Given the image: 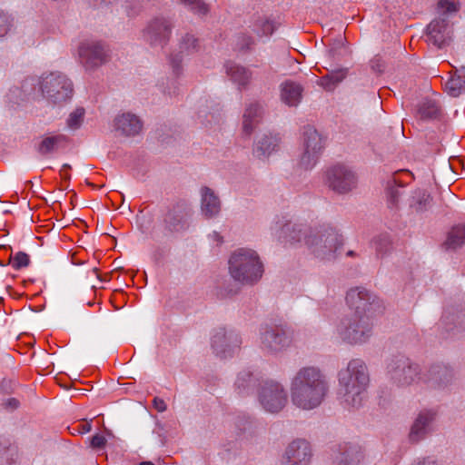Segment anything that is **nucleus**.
Returning <instances> with one entry per match:
<instances>
[{
	"instance_id": "nucleus-1",
	"label": "nucleus",
	"mask_w": 465,
	"mask_h": 465,
	"mask_svg": "<svg viewBox=\"0 0 465 465\" xmlns=\"http://www.w3.org/2000/svg\"><path fill=\"white\" fill-rule=\"evenodd\" d=\"M363 288L351 289L346 296L348 305L354 310L341 323L340 334L349 343H362L369 340L373 331V320L381 307Z\"/></svg>"
},
{
	"instance_id": "nucleus-2",
	"label": "nucleus",
	"mask_w": 465,
	"mask_h": 465,
	"mask_svg": "<svg viewBox=\"0 0 465 465\" xmlns=\"http://www.w3.org/2000/svg\"><path fill=\"white\" fill-rule=\"evenodd\" d=\"M328 392L325 375L315 367H304L295 374L291 385L292 403L302 410L318 407Z\"/></svg>"
},
{
	"instance_id": "nucleus-3",
	"label": "nucleus",
	"mask_w": 465,
	"mask_h": 465,
	"mask_svg": "<svg viewBox=\"0 0 465 465\" xmlns=\"http://www.w3.org/2000/svg\"><path fill=\"white\" fill-rule=\"evenodd\" d=\"M304 237L305 244L318 257L322 259H331L342 245V239L332 228H326L314 234H307V230L300 226L293 227L289 235L291 244L301 242V236Z\"/></svg>"
},
{
	"instance_id": "nucleus-4",
	"label": "nucleus",
	"mask_w": 465,
	"mask_h": 465,
	"mask_svg": "<svg viewBox=\"0 0 465 465\" xmlns=\"http://www.w3.org/2000/svg\"><path fill=\"white\" fill-rule=\"evenodd\" d=\"M340 383L344 401L351 407L360 406L369 383L366 365L358 359L351 361L347 369L340 372Z\"/></svg>"
},
{
	"instance_id": "nucleus-5",
	"label": "nucleus",
	"mask_w": 465,
	"mask_h": 465,
	"mask_svg": "<svg viewBox=\"0 0 465 465\" xmlns=\"http://www.w3.org/2000/svg\"><path fill=\"white\" fill-rule=\"evenodd\" d=\"M229 270L232 277L242 283L256 282L263 273L259 256L254 251L247 249H239L232 254Z\"/></svg>"
},
{
	"instance_id": "nucleus-6",
	"label": "nucleus",
	"mask_w": 465,
	"mask_h": 465,
	"mask_svg": "<svg viewBox=\"0 0 465 465\" xmlns=\"http://www.w3.org/2000/svg\"><path fill=\"white\" fill-rule=\"evenodd\" d=\"M43 95L54 104H62L72 97L73 84L61 73L44 74L39 82Z\"/></svg>"
},
{
	"instance_id": "nucleus-7",
	"label": "nucleus",
	"mask_w": 465,
	"mask_h": 465,
	"mask_svg": "<svg viewBox=\"0 0 465 465\" xmlns=\"http://www.w3.org/2000/svg\"><path fill=\"white\" fill-rule=\"evenodd\" d=\"M80 61L86 69H93L106 63L109 58L108 50L98 41L82 42L78 48Z\"/></svg>"
},
{
	"instance_id": "nucleus-8",
	"label": "nucleus",
	"mask_w": 465,
	"mask_h": 465,
	"mask_svg": "<svg viewBox=\"0 0 465 465\" xmlns=\"http://www.w3.org/2000/svg\"><path fill=\"white\" fill-rule=\"evenodd\" d=\"M259 401L269 412H278L285 406L287 395L281 384L266 381L259 392Z\"/></svg>"
},
{
	"instance_id": "nucleus-9",
	"label": "nucleus",
	"mask_w": 465,
	"mask_h": 465,
	"mask_svg": "<svg viewBox=\"0 0 465 465\" xmlns=\"http://www.w3.org/2000/svg\"><path fill=\"white\" fill-rule=\"evenodd\" d=\"M391 379L399 386H408L420 380L418 366L411 363L408 358L397 357L388 365Z\"/></svg>"
},
{
	"instance_id": "nucleus-10",
	"label": "nucleus",
	"mask_w": 465,
	"mask_h": 465,
	"mask_svg": "<svg viewBox=\"0 0 465 465\" xmlns=\"http://www.w3.org/2000/svg\"><path fill=\"white\" fill-rule=\"evenodd\" d=\"M312 450L309 441L296 439L290 442L282 455V465H310Z\"/></svg>"
},
{
	"instance_id": "nucleus-11",
	"label": "nucleus",
	"mask_w": 465,
	"mask_h": 465,
	"mask_svg": "<svg viewBox=\"0 0 465 465\" xmlns=\"http://www.w3.org/2000/svg\"><path fill=\"white\" fill-rule=\"evenodd\" d=\"M326 459L333 465H357L363 459V452L360 446L342 443L332 447Z\"/></svg>"
},
{
	"instance_id": "nucleus-12",
	"label": "nucleus",
	"mask_w": 465,
	"mask_h": 465,
	"mask_svg": "<svg viewBox=\"0 0 465 465\" xmlns=\"http://www.w3.org/2000/svg\"><path fill=\"white\" fill-rule=\"evenodd\" d=\"M322 135L312 127L304 131V153L301 158V164L304 168H312L323 149Z\"/></svg>"
},
{
	"instance_id": "nucleus-13",
	"label": "nucleus",
	"mask_w": 465,
	"mask_h": 465,
	"mask_svg": "<svg viewBox=\"0 0 465 465\" xmlns=\"http://www.w3.org/2000/svg\"><path fill=\"white\" fill-rule=\"evenodd\" d=\"M329 186L335 192L344 193L356 185V176L345 165L337 164L328 171Z\"/></svg>"
},
{
	"instance_id": "nucleus-14",
	"label": "nucleus",
	"mask_w": 465,
	"mask_h": 465,
	"mask_svg": "<svg viewBox=\"0 0 465 465\" xmlns=\"http://www.w3.org/2000/svg\"><path fill=\"white\" fill-rule=\"evenodd\" d=\"M291 337L282 325H272L266 328L262 335V344L264 349L277 351L288 346Z\"/></svg>"
},
{
	"instance_id": "nucleus-15",
	"label": "nucleus",
	"mask_w": 465,
	"mask_h": 465,
	"mask_svg": "<svg viewBox=\"0 0 465 465\" xmlns=\"http://www.w3.org/2000/svg\"><path fill=\"white\" fill-rule=\"evenodd\" d=\"M450 40L449 24L445 19H436L427 27V42L441 48Z\"/></svg>"
},
{
	"instance_id": "nucleus-16",
	"label": "nucleus",
	"mask_w": 465,
	"mask_h": 465,
	"mask_svg": "<svg viewBox=\"0 0 465 465\" xmlns=\"http://www.w3.org/2000/svg\"><path fill=\"white\" fill-rule=\"evenodd\" d=\"M187 208L184 203H178L173 205L163 218L165 229L170 232H179L185 228Z\"/></svg>"
},
{
	"instance_id": "nucleus-17",
	"label": "nucleus",
	"mask_w": 465,
	"mask_h": 465,
	"mask_svg": "<svg viewBox=\"0 0 465 465\" xmlns=\"http://www.w3.org/2000/svg\"><path fill=\"white\" fill-rule=\"evenodd\" d=\"M171 35V27L164 19L153 20L147 28L146 35L153 45H165Z\"/></svg>"
},
{
	"instance_id": "nucleus-18",
	"label": "nucleus",
	"mask_w": 465,
	"mask_h": 465,
	"mask_svg": "<svg viewBox=\"0 0 465 465\" xmlns=\"http://www.w3.org/2000/svg\"><path fill=\"white\" fill-rule=\"evenodd\" d=\"M302 86L293 81L287 80L281 84V99L289 106H297L302 96Z\"/></svg>"
},
{
	"instance_id": "nucleus-19",
	"label": "nucleus",
	"mask_w": 465,
	"mask_h": 465,
	"mask_svg": "<svg viewBox=\"0 0 465 465\" xmlns=\"http://www.w3.org/2000/svg\"><path fill=\"white\" fill-rule=\"evenodd\" d=\"M114 125L117 130H120L125 135H135L142 129V123L140 119L134 114L129 113L123 114L114 120Z\"/></svg>"
},
{
	"instance_id": "nucleus-20",
	"label": "nucleus",
	"mask_w": 465,
	"mask_h": 465,
	"mask_svg": "<svg viewBox=\"0 0 465 465\" xmlns=\"http://www.w3.org/2000/svg\"><path fill=\"white\" fill-rule=\"evenodd\" d=\"M262 115V109L257 103L250 104L243 114V132L251 134L256 125L259 124Z\"/></svg>"
},
{
	"instance_id": "nucleus-21",
	"label": "nucleus",
	"mask_w": 465,
	"mask_h": 465,
	"mask_svg": "<svg viewBox=\"0 0 465 465\" xmlns=\"http://www.w3.org/2000/svg\"><path fill=\"white\" fill-rule=\"evenodd\" d=\"M220 200L208 187L202 190V211L207 218H212L220 212Z\"/></svg>"
},
{
	"instance_id": "nucleus-22",
	"label": "nucleus",
	"mask_w": 465,
	"mask_h": 465,
	"mask_svg": "<svg viewBox=\"0 0 465 465\" xmlns=\"http://www.w3.org/2000/svg\"><path fill=\"white\" fill-rule=\"evenodd\" d=\"M434 416L435 414L431 411H422L419 414L410 432L411 441L417 442L423 439L426 434V427L434 419Z\"/></svg>"
},
{
	"instance_id": "nucleus-23",
	"label": "nucleus",
	"mask_w": 465,
	"mask_h": 465,
	"mask_svg": "<svg viewBox=\"0 0 465 465\" xmlns=\"http://www.w3.org/2000/svg\"><path fill=\"white\" fill-rule=\"evenodd\" d=\"M227 74L231 79L241 87H245L252 79V73L249 69L238 65L231 64L227 67Z\"/></svg>"
},
{
	"instance_id": "nucleus-24",
	"label": "nucleus",
	"mask_w": 465,
	"mask_h": 465,
	"mask_svg": "<svg viewBox=\"0 0 465 465\" xmlns=\"http://www.w3.org/2000/svg\"><path fill=\"white\" fill-rule=\"evenodd\" d=\"M445 89L448 94L453 97L458 96L465 90V72L461 74L455 73L445 83Z\"/></svg>"
},
{
	"instance_id": "nucleus-25",
	"label": "nucleus",
	"mask_w": 465,
	"mask_h": 465,
	"mask_svg": "<svg viewBox=\"0 0 465 465\" xmlns=\"http://www.w3.org/2000/svg\"><path fill=\"white\" fill-rule=\"evenodd\" d=\"M440 114L438 105L431 101H426L419 105L416 113V117L420 120L435 119Z\"/></svg>"
},
{
	"instance_id": "nucleus-26",
	"label": "nucleus",
	"mask_w": 465,
	"mask_h": 465,
	"mask_svg": "<svg viewBox=\"0 0 465 465\" xmlns=\"http://www.w3.org/2000/svg\"><path fill=\"white\" fill-rule=\"evenodd\" d=\"M446 245L450 248H457L465 243V225L459 224L450 230L448 234Z\"/></svg>"
},
{
	"instance_id": "nucleus-27",
	"label": "nucleus",
	"mask_w": 465,
	"mask_h": 465,
	"mask_svg": "<svg viewBox=\"0 0 465 465\" xmlns=\"http://www.w3.org/2000/svg\"><path fill=\"white\" fill-rule=\"evenodd\" d=\"M345 75L346 73L342 70L334 71L321 77L318 80V84L323 87L326 91H331L344 79Z\"/></svg>"
},
{
	"instance_id": "nucleus-28",
	"label": "nucleus",
	"mask_w": 465,
	"mask_h": 465,
	"mask_svg": "<svg viewBox=\"0 0 465 465\" xmlns=\"http://www.w3.org/2000/svg\"><path fill=\"white\" fill-rule=\"evenodd\" d=\"M65 142L66 137L63 134L48 136L43 139L39 144L38 151L41 154H47Z\"/></svg>"
},
{
	"instance_id": "nucleus-29",
	"label": "nucleus",
	"mask_w": 465,
	"mask_h": 465,
	"mask_svg": "<svg viewBox=\"0 0 465 465\" xmlns=\"http://www.w3.org/2000/svg\"><path fill=\"white\" fill-rule=\"evenodd\" d=\"M231 338L227 337L226 331L224 329H219L213 336L212 346L217 354L224 353L226 351V347L229 346V340Z\"/></svg>"
},
{
	"instance_id": "nucleus-30",
	"label": "nucleus",
	"mask_w": 465,
	"mask_h": 465,
	"mask_svg": "<svg viewBox=\"0 0 465 465\" xmlns=\"http://www.w3.org/2000/svg\"><path fill=\"white\" fill-rule=\"evenodd\" d=\"M252 30L259 37L269 36L274 32L275 25L272 21L262 17L255 21Z\"/></svg>"
},
{
	"instance_id": "nucleus-31",
	"label": "nucleus",
	"mask_w": 465,
	"mask_h": 465,
	"mask_svg": "<svg viewBox=\"0 0 465 465\" xmlns=\"http://www.w3.org/2000/svg\"><path fill=\"white\" fill-rule=\"evenodd\" d=\"M236 389L240 394H245L254 385L252 374L249 371L241 372L235 382Z\"/></svg>"
},
{
	"instance_id": "nucleus-32",
	"label": "nucleus",
	"mask_w": 465,
	"mask_h": 465,
	"mask_svg": "<svg viewBox=\"0 0 465 465\" xmlns=\"http://www.w3.org/2000/svg\"><path fill=\"white\" fill-rule=\"evenodd\" d=\"M199 41L187 34L180 42V54H190L199 50Z\"/></svg>"
},
{
	"instance_id": "nucleus-33",
	"label": "nucleus",
	"mask_w": 465,
	"mask_h": 465,
	"mask_svg": "<svg viewBox=\"0 0 465 465\" xmlns=\"http://www.w3.org/2000/svg\"><path fill=\"white\" fill-rule=\"evenodd\" d=\"M30 259L28 254L23 252H16L14 256L10 257V264L15 270L26 267L29 264Z\"/></svg>"
},
{
	"instance_id": "nucleus-34",
	"label": "nucleus",
	"mask_w": 465,
	"mask_h": 465,
	"mask_svg": "<svg viewBox=\"0 0 465 465\" xmlns=\"http://www.w3.org/2000/svg\"><path fill=\"white\" fill-rule=\"evenodd\" d=\"M84 110L83 108H77L75 111L70 114L67 120L68 126L71 129H77L81 125L84 120Z\"/></svg>"
},
{
	"instance_id": "nucleus-35",
	"label": "nucleus",
	"mask_w": 465,
	"mask_h": 465,
	"mask_svg": "<svg viewBox=\"0 0 465 465\" xmlns=\"http://www.w3.org/2000/svg\"><path fill=\"white\" fill-rule=\"evenodd\" d=\"M276 143H272V139L265 138L259 143L256 154L258 157L265 156L266 154H270L271 152L274 151Z\"/></svg>"
},
{
	"instance_id": "nucleus-36",
	"label": "nucleus",
	"mask_w": 465,
	"mask_h": 465,
	"mask_svg": "<svg viewBox=\"0 0 465 465\" xmlns=\"http://www.w3.org/2000/svg\"><path fill=\"white\" fill-rule=\"evenodd\" d=\"M375 248L379 255H384L391 249V242L387 236H380L374 241Z\"/></svg>"
},
{
	"instance_id": "nucleus-37",
	"label": "nucleus",
	"mask_w": 465,
	"mask_h": 465,
	"mask_svg": "<svg viewBox=\"0 0 465 465\" xmlns=\"http://www.w3.org/2000/svg\"><path fill=\"white\" fill-rule=\"evenodd\" d=\"M183 3L190 5L192 9L201 14L208 12V6L202 0H181Z\"/></svg>"
},
{
	"instance_id": "nucleus-38",
	"label": "nucleus",
	"mask_w": 465,
	"mask_h": 465,
	"mask_svg": "<svg viewBox=\"0 0 465 465\" xmlns=\"http://www.w3.org/2000/svg\"><path fill=\"white\" fill-rule=\"evenodd\" d=\"M106 439L101 434H95L92 437L90 445L94 450H102L106 445Z\"/></svg>"
},
{
	"instance_id": "nucleus-39",
	"label": "nucleus",
	"mask_w": 465,
	"mask_h": 465,
	"mask_svg": "<svg viewBox=\"0 0 465 465\" xmlns=\"http://www.w3.org/2000/svg\"><path fill=\"white\" fill-rule=\"evenodd\" d=\"M438 5L444 12H455L458 10L457 5L453 0H439Z\"/></svg>"
},
{
	"instance_id": "nucleus-40",
	"label": "nucleus",
	"mask_w": 465,
	"mask_h": 465,
	"mask_svg": "<svg viewBox=\"0 0 465 465\" xmlns=\"http://www.w3.org/2000/svg\"><path fill=\"white\" fill-rule=\"evenodd\" d=\"M181 63H182V59L180 58V56L178 54L171 55L170 64L172 65L173 74L176 75H179L181 73V70H182Z\"/></svg>"
},
{
	"instance_id": "nucleus-41",
	"label": "nucleus",
	"mask_w": 465,
	"mask_h": 465,
	"mask_svg": "<svg viewBox=\"0 0 465 465\" xmlns=\"http://www.w3.org/2000/svg\"><path fill=\"white\" fill-rule=\"evenodd\" d=\"M9 26V17L5 14H0V36H3L7 33Z\"/></svg>"
},
{
	"instance_id": "nucleus-42",
	"label": "nucleus",
	"mask_w": 465,
	"mask_h": 465,
	"mask_svg": "<svg viewBox=\"0 0 465 465\" xmlns=\"http://www.w3.org/2000/svg\"><path fill=\"white\" fill-rule=\"evenodd\" d=\"M74 431H77L80 434L89 432L91 430V425L87 421H81L76 426L72 428Z\"/></svg>"
},
{
	"instance_id": "nucleus-43",
	"label": "nucleus",
	"mask_w": 465,
	"mask_h": 465,
	"mask_svg": "<svg viewBox=\"0 0 465 465\" xmlns=\"http://www.w3.org/2000/svg\"><path fill=\"white\" fill-rule=\"evenodd\" d=\"M239 40L241 50H248L251 47V45H253V41L251 36L242 35L239 38Z\"/></svg>"
},
{
	"instance_id": "nucleus-44",
	"label": "nucleus",
	"mask_w": 465,
	"mask_h": 465,
	"mask_svg": "<svg viewBox=\"0 0 465 465\" xmlns=\"http://www.w3.org/2000/svg\"><path fill=\"white\" fill-rule=\"evenodd\" d=\"M153 407L158 411H164L166 410V404H165L164 401L160 399V398H158V397H155L153 399Z\"/></svg>"
},
{
	"instance_id": "nucleus-45",
	"label": "nucleus",
	"mask_w": 465,
	"mask_h": 465,
	"mask_svg": "<svg viewBox=\"0 0 465 465\" xmlns=\"http://www.w3.org/2000/svg\"><path fill=\"white\" fill-rule=\"evenodd\" d=\"M371 69L378 73H381L383 71V64L380 58H375L371 61Z\"/></svg>"
},
{
	"instance_id": "nucleus-46",
	"label": "nucleus",
	"mask_w": 465,
	"mask_h": 465,
	"mask_svg": "<svg viewBox=\"0 0 465 465\" xmlns=\"http://www.w3.org/2000/svg\"><path fill=\"white\" fill-rule=\"evenodd\" d=\"M70 165L68 164H64L62 169L60 170V176L64 179V180H67L70 178V174H69V170H70Z\"/></svg>"
},
{
	"instance_id": "nucleus-47",
	"label": "nucleus",
	"mask_w": 465,
	"mask_h": 465,
	"mask_svg": "<svg viewBox=\"0 0 465 465\" xmlns=\"http://www.w3.org/2000/svg\"><path fill=\"white\" fill-rule=\"evenodd\" d=\"M414 465H440L437 460L431 459V458H426L422 460L418 461Z\"/></svg>"
},
{
	"instance_id": "nucleus-48",
	"label": "nucleus",
	"mask_w": 465,
	"mask_h": 465,
	"mask_svg": "<svg viewBox=\"0 0 465 465\" xmlns=\"http://www.w3.org/2000/svg\"><path fill=\"white\" fill-rule=\"evenodd\" d=\"M7 404H8L12 409H15V408H17V407H18L19 402H18V401H17L16 399L12 398V399H10V400L8 401Z\"/></svg>"
},
{
	"instance_id": "nucleus-49",
	"label": "nucleus",
	"mask_w": 465,
	"mask_h": 465,
	"mask_svg": "<svg viewBox=\"0 0 465 465\" xmlns=\"http://www.w3.org/2000/svg\"><path fill=\"white\" fill-rule=\"evenodd\" d=\"M77 255H78V252H74L72 254V262L74 264H81L83 262L80 259H78Z\"/></svg>"
},
{
	"instance_id": "nucleus-50",
	"label": "nucleus",
	"mask_w": 465,
	"mask_h": 465,
	"mask_svg": "<svg viewBox=\"0 0 465 465\" xmlns=\"http://www.w3.org/2000/svg\"><path fill=\"white\" fill-rule=\"evenodd\" d=\"M213 238L215 241H217L219 243H221V242H222V241H223L222 236H221L218 232H215L213 233Z\"/></svg>"
},
{
	"instance_id": "nucleus-51",
	"label": "nucleus",
	"mask_w": 465,
	"mask_h": 465,
	"mask_svg": "<svg viewBox=\"0 0 465 465\" xmlns=\"http://www.w3.org/2000/svg\"><path fill=\"white\" fill-rule=\"evenodd\" d=\"M397 195H398V191L397 190L391 192V201L393 203L395 202V199H396Z\"/></svg>"
},
{
	"instance_id": "nucleus-52",
	"label": "nucleus",
	"mask_w": 465,
	"mask_h": 465,
	"mask_svg": "<svg viewBox=\"0 0 465 465\" xmlns=\"http://www.w3.org/2000/svg\"><path fill=\"white\" fill-rule=\"evenodd\" d=\"M93 272H94V273L97 276V278H98V279H100L101 281H103V279L101 278V274H100L99 269H97V268H94V269H93Z\"/></svg>"
},
{
	"instance_id": "nucleus-53",
	"label": "nucleus",
	"mask_w": 465,
	"mask_h": 465,
	"mask_svg": "<svg viewBox=\"0 0 465 465\" xmlns=\"http://www.w3.org/2000/svg\"><path fill=\"white\" fill-rule=\"evenodd\" d=\"M139 465H154V464L151 461H143Z\"/></svg>"
},
{
	"instance_id": "nucleus-54",
	"label": "nucleus",
	"mask_w": 465,
	"mask_h": 465,
	"mask_svg": "<svg viewBox=\"0 0 465 465\" xmlns=\"http://www.w3.org/2000/svg\"><path fill=\"white\" fill-rule=\"evenodd\" d=\"M347 255H348V256H351V257H353V256L355 255V253H354V252H353V251H349V252H347Z\"/></svg>"
},
{
	"instance_id": "nucleus-55",
	"label": "nucleus",
	"mask_w": 465,
	"mask_h": 465,
	"mask_svg": "<svg viewBox=\"0 0 465 465\" xmlns=\"http://www.w3.org/2000/svg\"><path fill=\"white\" fill-rule=\"evenodd\" d=\"M282 230H283L284 232H289L290 231V226L289 225H285Z\"/></svg>"
},
{
	"instance_id": "nucleus-56",
	"label": "nucleus",
	"mask_w": 465,
	"mask_h": 465,
	"mask_svg": "<svg viewBox=\"0 0 465 465\" xmlns=\"http://www.w3.org/2000/svg\"><path fill=\"white\" fill-rule=\"evenodd\" d=\"M393 182H394V183H397V178H396V176H394V177H393Z\"/></svg>"
}]
</instances>
